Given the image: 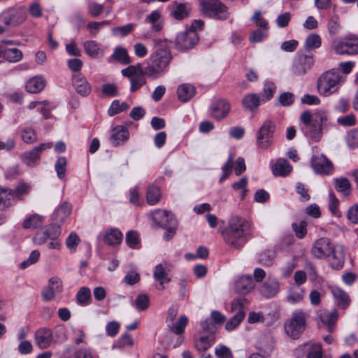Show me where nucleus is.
<instances>
[{"label":"nucleus","mask_w":358,"mask_h":358,"mask_svg":"<svg viewBox=\"0 0 358 358\" xmlns=\"http://www.w3.org/2000/svg\"><path fill=\"white\" fill-rule=\"evenodd\" d=\"M129 108V105L126 102H122L120 103L119 100H114L109 109H108V115L110 116H113L122 111H125Z\"/></svg>","instance_id":"de8ad7c7"},{"label":"nucleus","mask_w":358,"mask_h":358,"mask_svg":"<svg viewBox=\"0 0 358 358\" xmlns=\"http://www.w3.org/2000/svg\"><path fill=\"white\" fill-rule=\"evenodd\" d=\"M318 317L321 322L325 324L327 327V330L329 332L333 331V327L336 324L338 318V313L336 310L329 313L324 310H320L317 313Z\"/></svg>","instance_id":"7c9ffc66"},{"label":"nucleus","mask_w":358,"mask_h":358,"mask_svg":"<svg viewBox=\"0 0 358 358\" xmlns=\"http://www.w3.org/2000/svg\"><path fill=\"white\" fill-rule=\"evenodd\" d=\"M255 287V282L251 275L239 278L234 284V291L241 294L249 293Z\"/></svg>","instance_id":"4be33fe9"},{"label":"nucleus","mask_w":358,"mask_h":358,"mask_svg":"<svg viewBox=\"0 0 358 358\" xmlns=\"http://www.w3.org/2000/svg\"><path fill=\"white\" fill-rule=\"evenodd\" d=\"M275 254L271 250H266L259 254L258 257L259 263L264 266H270L273 264Z\"/></svg>","instance_id":"13d9d810"},{"label":"nucleus","mask_w":358,"mask_h":358,"mask_svg":"<svg viewBox=\"0 0 358 358\" xmlns=\"http://www.w3.org/2000/svg\"><path fill=\"white\" fill-rule=\"evenodd\" d=\"M72 206L67 201L63 202L55 211L52 219L60 227V224L64 222L66 219L69 216L71 213Z\"/></svg>","instance_id":"a878e982"},{"label":"nucleus","mask_w":358,"mask_h":358,"mask_svg":"<svg viewBox=\"0 0 358 358\" xmlns=\"http://www.w3.org/2000/svg\"><path fill=\"white\" fill-rule=\"evenodd\" d=\"M276 91V86L273 82H266L263 89V102L270 100Z\"/></svg>","instance_id":"3c124183"},{"label":"nucleus","mask_w":358,"mask_h":358,"mask_svg":"<svg viewBox=\"0 0 358 358\" xmlns=\"http://www.w3.org/2000/svg\"><path fill=\"white\" fill-rule=\"evenodd\" d=\"M233 167V157L231 155L229 156L227 162L222 166V175L220 178V182H222L227 179L232 172Z\"/></svg>","instance_id":"052dcab7"},{"label":"nucleus","mask_w":358,"mask_h":358,"mask_svg":"<svg viewBox=\"0 0 358 358\" xmlns=\"http://www.w3.org/2000/svg\"><path fill=\"white\" fill-rule=\"evenodd\" d=\"M276 125L271 120H265L257 133V145L262 149L268 148L273 143Z\"/></svg>","instance_id":"0eeeda50"},{"label":"nucleus","mask_w":358,"mask_h":358,"mask_svg":"<svg viewBox=\"0 0 358 358\" xmlns=\"http://www.w3.org/2000/svg\"><path fill=\"white\" fill-rule=\"evenodd\" d=\"M66 159L64 157H59L55 165V168L59 178L62 179L65 176L66 170Z\"/></svg>","instance_id":"5fc2aeb1"},{"label":"nucleus","mask_w":358,"mask_h":358,"mask_svg":"<svg viewBox=\"0 0 358 358\" xmlns=\"http://www.w3.org/2000/svg\"><path fill=\"white\" fill-rule=\"evenodd\" d=\"M314 64V59L312 56L305 54H297L292 62V72L296 76H301L307 73Z\"/></svg>","instance_id":"9b49d317"},{"label":"nucleus","mask_w":358,"mask_h":358,"mask_svg":"<svg viewBox=\"0 0 358 358\" xmlns=\"http://www.w3.org/2000/svg\"><path fill=\"white\" fill-rule=\"evenodd\" d=\"M200 8L206 17L219 20H225L229 17L228 8L220 0H203Z\"/></svg>","instance_id":"39448f33"},{"label":"nucleus","mask_w":358,"mask_h":358,"mask_svg":"<svg viewBox=\"0 0 358 358\" xmlns=\"http://www.w3.org/2000/svg\"><path fill=\"white\" fill-rule=\"evenodd\" d=\"M347 218L353 224H358V203L352 206L347 212Z\"/></svg>","instance_id":"774afa93"},{"label":"nucleus","mask_w":358,"mask_h":358,"mask_svg":"<svg viewBox=\"0 0 358 358\" xmlns=\"http://www.w3.org/2000/svg\"><path fill=\"white\" fill-rule=\"evenodd\" d=\"M27 10L23 7L10 8L3 11L0 15V22L6 29L15 27L22 24L27 19Z\"/></svg>","instance_id":"423d86ee"},{"label":"nucleus","mask_w":358,"mask_h":358,"mask_svg":"<svg viewBox=\"0 0 358 358\" xmlns=\"http://www.w3.org/2000/svg\"><path fill=\"white\" fill-rule=\"evenodd\" d=\"M112 57L122 64H128L131 62L127 51L122 47L115 48Z\"/></svg>","instance_id":"a18cd8bd"},{"label":"nucleus","mask_w":358,"mask_h":358,"mask_svg":"<svg viewBox=\"0 0 358 358\" xmlns=\"http://www.w3.org/2000/svg\"><path fill=\"white\" fill-rule=\"evenodd\" d=\"M76 299L80 305H87L91 300V292L88 287H82L76 294Z\"/></svg>","instance_id":"c03bdc74"},{"label":"nucleus","mask_w":358,"mask_h":358,"mask_svg":"<svg viewBox=\"0 0 358 358\" xmlns=\"http://www.w3.org/2000/svg\"><path fill=\"white\" fill-rule=\"evenodd\" d=\"M279 291L280 282L275 277H268L266 281L259 287V294L268 299L274 297Z\"/></svg>","instance_id":"a211bd4d"},{"label":"nucleus","mask_w":358,"mask_h":358,"mask_svg":"<svg viewBox=\"0 0 358 358\" xmlns=\"http://www.w3.org/2000/svg\"><path fill=\"white\" fill-rule=\"evenodd\" d=\"M305 296V290L299 286H292L288 291L287 301L292 303L301 301Z\"/></svg>","instance_id":"58836bf2"},{"label":"nucleus","mask_w":358,"mask_h":358,"mask_svg":"<svg viewBox=\"0 0 358 358\" xmlns=\"http://www.w3.org/2000/svg\"><path fill=\"white\" fill-rule=\"evenodd\" d=\"M334 248L329 238H320L315 242L311 254L317 259H324L331 255Z\"/></svg>","instance_id":"2eb2a0df"},{"label":"nucleus","mask_w":358,"mask_h":358,"mask_svg":"<svg viewBox=\"0 0 358 358\" xmlns=\"http://www.w3.org/2000/svg\"><path fill=\"white\" fill-rule=\"evenodd\" d=\"M31 189V185L24 182H20L14 189H11V194L13 199L22 201L27 196Z\"/></svg>","instance_id":"72a5a7b5"},{"label":"nucleus","mask_w":358,"mask_h":358,"mask_svg":"<svg viewBox=\"0 0 358 358\" xmlns=\"http://www.w3.org/2000/svg\"><path fill=\"white\" fill-rule=\"evenodd\" d=\"M129 136V132L127 128L119 125L113 129L110 137V141L114 146H118L126 142Z\"/></svg>","instance_id":"393cba45"},{"label":"nucleus","mask_w":358,"mask_h":358,"mask_svg":"<svg viewBox=\"0 0 358 358\" xmlns=\"http://www.w3.org/2000/svg\"><path fill=\"white\" fill-rule=\"evenodd\" d=\"M199 42V36L193 29L180 32L175 41L176 48L179 51H185L192 48Z\"/></svg>","instance_id":"1a4fd4ad"},{"label":"nucleus","mask_w":358,"mask_h":358,"mask_svg":"<svg viewBox=\"0 0 358 358\" xmlns=\"http://www.w3.org/2000/svg\"><path fill=\"white\" fill-rule=\"evenodd\" d=\"M21 138L24 143L31 144L36 141V134L32 128L27 127L22 129Z\"/></svg>","instance_id":"6e6d98bb"},{"label":"nucleus","mask_w":358,"mask_h":358,"mask_svg":"<svg viewBox=\"0 0 358 358\" xmlns=\"http://www.w3.org/2000/svg\"><path fill=\"white\" fill-rule=\"evenodd\" d=\"M247 303L245 298L235 299L231 302V310L236 311L235 315L226 323L225 329L231 331L238 327L243 320L245 313L243 306Z\"/></svg>","instance_id":"6e6552de"},{"label":"nucleus","mask_w":358,"mask_h":358,"mask_svg":"<svg viewBox=\"0 0 358 358\" xmlns=\"http://www.w3.org/2000/svg\"><path fill=\"white\" fill-rule=\"evenodd\" d=\"M339 201L336 198L335 194L333 192L329 193V207L331 213L337 217L341 216V213L338 210Z\"/></svg>","instance_id":"864d4df0"},{"label":"nucleus","mask_w":358,"mask_h":358,"mask_svg":"<svg viewBox=\"0 0 358 358\" xmlns=\"http://www.w3.org/2000/svg\"><path fill=\"white\" fill-rule=\"evenodd\" d=\"M34 338L36 344L39 348L46 349L52 342V331L48 328H40L36 331Z\"/></svg>","instance_id":"aec40b11"},{"label":"nucleus","mask_w":358,"mask_h":358,"mask_svg":"<svg viewBox=\"0 0 358 358\" xmlns=\"http://www.w3.org/2000/svg\"><path fill=\"white\" fill-rule=\"evenodd\" d=\"M161 190L159 187L151 185L148 187L146 200L149 205L153 206L157 203L161 198Z\"/></svg>","instance_id":"ea45409f"},{"label":"nucleus","mask_w":358,"mask_h":358,"mask_svg":"<svg viewBox=\"0 0 358 358\" xmlns=\"http://www.w3.org/2000/svg\"><path fill=\"white\" fill-rule=\"evenodd\" d=\"M332 46L336 54L357 55L358 54V38H350L336 41Z\"/></svg>","instance_id":"4468645a"},{"label":"nucleus","mask_w":358,"mask_h":358,"mask_svg":"<svg viewBox=\"0 0 358 358\" xmlns=\"http://www.w3.org/2000/svg\"><path fill=\"white\" fill-rule=\"evenodd\" d=\"M295 99L294 94L289 92H283L278 97L279 103L282 106H291Z\"/></svg>","instance_id":"69168bd1"},{"label":"nucleus","mask_w":358,"mask_h":358,"mask_svg":"<svg viewBox=\"0 0 358 358\" xmlns=\"http://www.w3.org/2000/svg\"><path fill=\"white\" fill-rule=\"evenodd\" d=\"M331 294L338 305L341 308L345 309L349 306L350 299L348 294L341 288L335 287L331 289Z\"/></svg>","instance_id":"c85d7f7f"},{"label":"nucleus","mask_w":358,"mask_h":358,"mask_svg":"<svg viewBox=\"0 0 358 358\" xmlns=\"http://www.w3.org/2000/svg\"><path fill=\"white\" fill-rule=\"evenodd\" d=\"M261 101H262L258 94H249L243 97L242 104L244 108L250 110H253L259 107Z\"/></svg>","instance_id":"e433bc0d"},{"label":"nucleus","mask_w":358,"mask_h":358,"mask_svg":"<svg viewBox=\"0 0 358 358\" xmlns=\"http://www.w3.org/2000/svg\"><path fill=\"white\" fill-rule=\"evenodd\" d=\"M332 255L330 259V266L334 270H341L343 268L345 262V255L343 249L341 246H335L334 252L331 254Z\"/></svg>","instance_id":"bb28decb"},{"label":"nucleus","mask_w":358,"mask_h":358,"mask_svg":"<svg viewBox=\"0 0 358 358\" xmlns=\"http://www.w3.org/2000/svg\"><path fill=\"white\" fill-rule=\"evenodd\" d=\"M321 45V38L317 34L308 35L305 41V47L308 50L318 48Z\"/></svg>","instance_id":"09e8293b"},{"label":"nucleus","mask_w":358,"mask_h":358,"mask_svg":"<svg viewBox=\"0 0 358 358\" xmlns=\"http://www.w3.org/2000/svg\"><path fill=\"white\" fill-rule=\"evenodd\" d=\"M131 91L134 92L146 83L145 76L137 75L130 79Z\"/></svg>","instance_id":"680f3d73"},{"label":"nucleus","mask_w":358,"mask_h":358,"mask_svg":"<svg viewBox=\"0 0 358 358\" xmlns=\"http://www.w3.org/2000/svg\"><path fill=\"white\" fill-rule=\"evenodd\" d=\"M45 85V80L43 77L35 76L27 81L25 87L29 93H38L43 90Z\"/></svg>","instance_id":"473e14b6"},{"label":"nucleus","mask_w":358,"mask_h":358,"mask_svg":"<svg viewBox=\"0 0 358 358\" xmlns=\"http://www.w3.org/2000/svg\"><path fill=\"white\" fill-rule=\"evenodd\" d=\"M153 221L164 229H176L178 222L174 215L170 212L158 209L152 213Z\"/></svg>","instance_id":"ddd939ff"},{"label":"nucleus","mask_w":358,"mask_h":358,"mask_svg":"<svg viewBox=\"0 0 358 358\" xmlns=\"http://www.w3.org/2000/svg\"><path fill=\"white\" fill-rule=\"evenodd\" d=\"M44 223V217L38 214H34L27 217L22 224L25 229H34L41 227Z\"/></svg>","instance_id":"c9c22d12"},{"label":"nucleus","mask_w":358,"mask_h":358,"mask_svg":"<svg viewBox=\"0 0 358 358\" xmlns=\"http://www.w3.org/2000/svg\"><path fill=\"white\" fill-rule=\"evenodd\" d=\"M13 201L11 189L7 187L0 188V210H3L12 206Z\"/></svg>","instance_id":"4c0bfd02"},{"label":"nucleus","mask_w":358,"mask_h":358,"mask_svg":"<svg viewBox=\"0 0 358 358\" xmlns=\"http://www.w3.org/2000/svg\"><path fill=\"white\" fill-rule=\"evenodd\" d=\"M343 82L339 70L333 69L326 71L317 78V92L322 96H329L339 90Z\"/></svg>","instance_id":"f03ea898"},{"label":"nucleus","mask_w":358,"mask_h":358,"mask_svg":"<svg viewBox=\"0 0 358 358\" xmlns=\"http://www.w3.org/2000/svg\"><path fill=\"white\" fill-rule=\"evenodd\" d=\"M126 243L131 248H136L140 243V238L136 231L131 230L126 234Z\"/></svg>","instance_id":"4d7b16f0"},{"label":"nucleus","mask_w":358,"mask_h":358,"mask_svg":"<svg viewBox=\"0 0 358 358\" xmlns=\"http://www.w3.org/2000/svg\"><path fill=\"white\" fill-rule=\"evenodd\" d=\"M195 92L196 90L193 85L182 84L178 88V98L182 102H187L194 96Z\"/></svg>","instance_id":"2f4dec72"},{"label":"nucleus","mask_w":358,"mask_h":358,"mask_svg":"<svg viewBox=\"0 0 358 358\" xmlns=\"http://www.w3.org/2000/svg\"><path fill=\"white\" fill-rule=\"evenodd\" d=\"M60 234V227L57 224H52L45 229L38 231L33 237V241L37 245H42L46 243L48 239L57 238Z\"/></svg>","instance_id":"dca6fc26"},{"label":"nucleus","mask_w":358,"mask_h":358,"mask_svg":"<svg viewBox=\"0 0 358 358\" xmlns=\"http://www.w3.org/2000/svg\"><path fill=\"white\" fill-rule=\"evenodd\" d=\"M311 166L317 175L329 176L334 172L332 162L324 154H315L311 157Z\"/></svg>","instance_id":"9d476101"},{"label":"nucleus","mask_w":358,"mask_h":358,"mask_svg":"<svg viewBox=\"0 0 358 358\" xmlns=\"http://www.w3.org/2000/svg\"><path fill=\"white\" fill-rule=\"evenodd\" d=\"M336 190L347 196L351 192V184L349 180L345 177L336 178L334 179Z\"/></svg>","instance_id":"f704fd0d"},{"label":"nucleus","mask_w":358,"mask_h":358,"mask_svg":"<svg viewBox=\"0 0 358 358\" xmlns=\"http://www.w3.org/2000/svg\"><path fill=\"white\" fill-rule=\"evenodd\" d=\"M222 235L224 242L230 247L239 249L251 236V224L245 218L235 216L229 221V224Z\"/></svg>","instance_id":"f257e3e1"},{"label":"nucleus","mask_w":358,"mask_h":358,"mask_svg":"<svg viewBox=\"0 0 358 358\" xmlns=\"http://www.w3.org/2000/svg\"><path fill=\"white\" fill-rule=\"evenodd\" d=\"M154 278L159 282V285L157 287L158 289H164V282H169L170 279L168 277V274L166 273L164 266L162 264H158L155 266L154 271Z\"/></svg>","instance_id":"79ce46f5"},{"label":"nucleus","mask_w":358,"mask_h":358,"mask_svg":"<svg viewBox=\"0 0 358 358\" xmlns=\"http://www.w3.org/2000/svg\"><path fill=\"white\" fill-rule=\"evenodd\" d=\"M231 106L228 101L224 99H219L215 101L211 105V114L213 117L220 120L227 116L230 111Z\"/></svg>","instance_id":"6ab92c4d"},{"label":"nucleus","mask_w":358,"mask_h":358,"mask_svg":"<svg viewBox=\"0 0 358 358\" xmlns=\"http://www.w3.org/2000/svg\"><path fill=\"white\" fill-rule=\"evenodd\" d=\"M292 227L297 238H303L306 236L307 233V222L306 221H301L299 224L293 223Z\"/></svg>","instance_id":"0e129e2a"},{"label":"nucleus","mask_w":358,"mask_h":358,"mask_svg":"<svg viewBox=\"0 0 358 358\" xmlns=\"http://www.w3.org/2000/svg\"><path fill=\"white\" fill-rule=\"evenodd\" d=\"M346 141L351 148L358 147V129H353L348 133Z\"/></svg>","instance_id":"338daca9"},{"label":"nucleus","mask_w":358,"mask_h":358,"mask_svg":"<svg viewBox=\"0 0 358 358\" xmlns=\"http://www.w3.org/2000/svg\"><path fill=\"white\" fill-rule=\"evenodd\" d=\"M187 322L188 319L185 315L180 316L178 321L173 325L172 331L178 335L182 334Z\"/></svg>","instance_id":"e2e57ef3"},{"label":"nucleus","mask_w":358,"mask_h":358,"mask_svg":"<svg viewBox=\"0 0 358 358\" xmlns=\"http://www.w3.org/2000/svg\"><path fill=\"white\" fill-rule=\"evenodd\" d=\"M123 239L122 233L116 228H112L107 231L103 236V241L108 245H116L122 243Z\"/></svg>","instance_id":"c756f323"},{"label":"nucleus","mask_w":358,"mask_h":358,"mask_svg":"<svg viewBox=\"0 0 358 358\" xmlns=\"http://www.w3.org/2000/svg\"><path fill=\"white\" fill-rule=\"evenodd\" d=\"M171 10L170 15L176 20H182L187 17L189 15L191 8L186 3H180L175 1L169 6Z\"/></svg>","instance_id":"412c9836"},{"label":"nucleus","mask_w":358,"mask_h":358,"mask_svg":"<svg viewBox=\"0 0 358 358\" xmlns=\"http://www.w3.org/2000/svg\"><path fill=\"white\" fill-rule=\"evenodd\" d=\"M3 59L9 62H17L22 59L23 54L17 48H8L1 50Z\"/></svg>","instance_id":"a19ab883"},{"label":"nucleus","mask_w":358,"mask_h":358,"mask_svg":"<svg viewBox=\"0 0 358 358\" xmlns=\"http://www.w3.org/2000/svg\"><path fill=\"white\" fill-rule=\"evenodd\" d=\"M292 166L285 159H278L276 162L271 166L273 174L275 176L285 177L292 171Z\"/></svg>","instance_id":"cd10ccee"},{"label":"nucleus","mask_w":358,"mask_h":358,"mask_svg":"<svg viewBox=\"0 0 358 358\" xmlns=\"http://www.w3.org/2000/svg\"><path fill=\"white\" fill-rule=\"evenodd\" d=\"M171 59L172 55L170 50L153 52L147 62V76L153 78L160 76L165 71Z\"/></svg>","instance_id":"7ed1b4c3"},{"label":"nucleus","mask_w":358,"mask_h":358,"mask_svg":"<svg viewBox=\"0 0 358 358\" xmlns=\"http://www.w3.org/2000/svg\"><path fill=\"white\" fill-rule=\"evenodd\" d=\"M328 120L329 115L324 110H318L314 115L313 123L318 126L322 127H324L327 124Z\"/></svg>","instance_id":"bf43d9fd"},{"label":"nucleus","mask_w":358,"mask_h":358,"mask_svg":"<svg viewBox=\"0 0 358 358\" xmlns=\"http://www.w3.org/2000/svg\"><path fill=\"white\" fill-rule=\"evenodd\" d=\"M52 147V143H41L38 146L33 148L31 150L24 152L20 155L22 162L29 166H35L38 164L41 155L43 151L50 149Z\"/></svg>","instance_id":"f8f14e48"},{"label":"nucleus","mask_w":358,"mask_h":358,"mask_svg":"<svg viewBox=\"0 0 358 358\" xmlns=\"http://www.w3.org/2000/svg\"><path fill=\"white\" fill-rule=\"evenodd\" d=\"M83 48L85 52L92 57H96L99 55L100 47L99 45L92 40L87 41L83 43Z\"/></svg>","instance_id":"49530a36"},{"label":"nucleus","mask_w":358,"mask_h":358,"mask_svg":"<svg viewBox=\"0 0 358 358\" xmlns=\"http://www.w3.org/2000/svg\"><path fill=\"white\" fill-rule=\"evenodd\" d=\"M136 27V24L129 23L124 26L113 27L111 31L115 36L124 37L131 33Z\"/></svg>","instance_id":"37998d69"},{"label":"nucleus","mask_w":358,"mask_h":358,"mask_svg":"<svg viewBox=\"0 0 358 358\" xmlns=\"http://www.w3.org/2000/svg\"><path fill=\"white\" fill-rule=\"evenodd\" d=\"M150 305V299L147 294H139L135 302L134 306L138 311H143L148 308Z\"/></svg>","instance_id":"8fccbe9b"},{"label":"nucleus","mask_w":358,"mask_h":358,"mask_svg":"<svg viewBox=\"0 0 358 358\" xmlns=\"http://www.w3.org/2000/svg\"><path fill=\"white\" fill-rule=\"evenodd\" d=\"M341 27L339 17L337 15H333L327 22V29L331 36H335Z\"/></svg>","instance_id":"603ef678"},{"label":"nucleus","mask_w":358,"mask_h":358,"mask_svg":"<svg viewBox=\"0 0 358 358\" xmlns=\"http://www.w3.org/2000/svg\"><path fill=\"white\" fill-rule=\"evenodd\" d=\"M62 291V282L61 279L57 276L52 277L48 285L42 291V297L43 301H50L52 300L56 294Z\"/></svg>","instance_id":"f3484780"},{"label":"nucleus","mask_w":358,"mask_h":358,"mask_svg":"<svg viewBox=\"0 0 358 358\" xmlns=\"http://www.w3.org/2000/svg\"><path fill=\"white\" fill-rule=\"evenodd\" d=\"M72 84L75 90L83 96H87L92 91L90 84L81 75L74 76Z\"/></svg>","instance_id":"b1692460"},{"label":"nucleus","mask_w":358,"mask_h":358,"mask_svg":"<svg viewBox=\"0 0 358 358\" xmlns=\"http://www.w3.org/2000/svg\"><path fill=\"white\" fill-rule=\"evenodd\" d=\"M308 314L302 310H296L284 324L286 334L292 339H298L306 328Z\"/></svg>","instance_id":"20e7f679"},{"label":"nucleus","mask_w":358,"mask_h":358,"mask_svg":"<svg viewBox=\"0 0 358 358\" xmlns=\"http://www.w3.org/2000/svg\"><path fill=\"white\" fill-rule=\"evenodd\" d=\"M215 339L213 334L196 335L194 338V348L198 352L206 351L214 343Z\"/></svg>","instance_id":"5701e85b"}]
</instances>
